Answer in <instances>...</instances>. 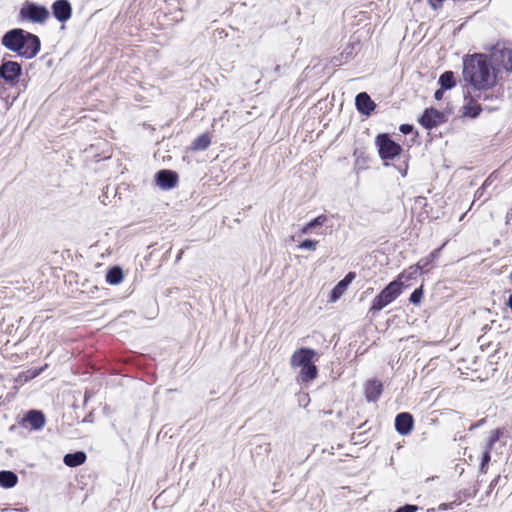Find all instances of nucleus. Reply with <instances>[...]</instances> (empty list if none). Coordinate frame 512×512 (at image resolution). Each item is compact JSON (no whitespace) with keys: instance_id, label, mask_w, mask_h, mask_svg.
<instances>
[{"instance_id":"7","label":"nucleus","mask_w":512,"mask_h":512,"mask_svg":"<svg viewBox=\"0 0 512 512\" xmlns=\"http://www.w3.org/2000/svg\"><path fill=\"white\" fill-rule=\"evenodd\" d=\"M446 121L445 114L434 107L426 108L418 120L419 124L427 130H432Z\"/></svg>"},{"instance_id":"25","label":"nucleus","mask_w":512,"mask_h":512,"mask_svg":"<svg viewBox=\"0 0 512 512\" xmlns=\"http://www.w3.org/2000/svg\"><path fill=\"white\" fill-rule=\"evenodd\" d=\"M438 84L445 90H450L456 86L454 73L450 70L443 72L438 79Z\"/></svg>"},{"instance_id":"40","label":"nucleus","mask_w":512,"mask_h":512,"mask_svg":"<svg viewBox=\"0 0 512 512\" xmlns=\"http://www.w3.org/2000/svg\"><path fill=\"white\" fill-rule=\"evenodd\" d=\"M500 478H501V477H500V475L496 476V477L492 480V482L490 483V488H492V487H494L495 485H497V483L499 482Z\"/></svg>"},{"instance_id":"47","label":"nucleus","mask_w":512,"mask_h":512,"mask_svg":"<svg viewBox=\"0 0 512 512\" xmlns=\"http://www.w3.org/2000/svg\"><path fill=\"white\" fill-rule=\"evenodd\" d=\"M279 70H280V66H279V65H277V66L275 67V71H276V72H278Z\"/></svg>"},{"instance_id":"26","label":"nucleus","mask_w":512,"mask_h":512,"mask_svg":"<svg viewBox=\"0 0 512 512\" xmlns=\"http://www.w3.org/2000/svg\"><path fill=\"white\" fill-rule=\"evenodd\" d=\"M327 221V216L322 214V215H319L315 218H313L312 220H310L309 222H307L300 230V232L302 234H308L311 232L312 229L318 227V226H322L325 222Z\"/></svg>"},{"instance_id":"5","label":"nucleus","mask_w":512,"mask_h":512,"mask_svg":"<svg viewBox=\"0 0 512 512\" xmlns=\"http://www.w3.org/2000/svg\"><path fill=\"white\" fill-rule=\"evenodd\" d=\"M49 16L50 12L46 6L32 1H25L19 11V18L21 20L32 23L43 24Z\"/></svg>"},{"instance_id":"43","label":"nucleus","mask_w":512,"mask_h":512,"mask_svg":"<svg viewBox=\"0 0 512 512\" xmlns=\"http://www.w3.org/2000/svg\"><path fill=\"white\" fill-rule=\"evenodd\" d=\"M483 422H484V420H481L476 424H472L471 427L469 428V430H473V429L479 427Z\"/></svg>"},{"instance_id":"23","label":"nucleus","mask_w":512,"mask_h":512,"mask_svg":"<svg viewBox=\"0 0 512 512\" xmlns=\"http://www.w3.org/2000/svg\"><path fill=\"white\" fill-rule=\"evenodd\" d=\"M467 104L463 106V115L465 117H469L472 119L477 118L480 113L482 112V107L480 104L477 103V101H471V99H467Z\"/></svg>"},{"instance_id":"2","label":"nucleus","mask_w":512,"mask_h":512,"mask_svg":"<svg viewBox=\"0 0 512 512\" xmlns=\"http://www.w3.org/2000/svg\"><path fill=\"white\" fill-rule=\"evenodd\" d=\"M1 44L7 50L17 54V56L32 59L41 49V40L36 35L22 28H13L6 31L2 38Z\"/></svg>"},{"instance_id":"6","label":"nucleus","mask_w":512,"mask_h":512,"mask_svg":"<svg viewBox=\"0 0 512 512\" xmlns=\"http://www.w3.org/2000/svg\"><path fill=\"white\" fill-rule=\"evenodd\" d=\"M22 75V66L20 63L12 60H2L0 64V81L14 86L18 83Z\"/></svg>"},{"instance_id":"12","label":"nucleus","mask_w":512,"mask_h":512,"mask_svg":"<svg viewBox=\"0 0 512 512\" xmlns=\"http://www.w3.org/2000/svg\"><path fill=\"white\" fill-rule=\"evenodd\" d=\"M46 423V417L41 410H29L24 415L23 419L20 422V425L25 426L29 424L31 429L40 430L44 427Z\"/></svg>"},{"instance_id":"30","label":"nucleus","mask_w":512,"mask_h":512,"mask_svg":"<svg viewBox=\"0 0 512 512\" xmlns=\"http://www.w3.org/2000/svg\"><path fill=\"white\" fill-rule=\"evenodd\" d=\"M490 184L489 178L484 181V183L476 190L474 194V201L481 199L486 188Z\"/></svg>"},{"instance_id":"49","label":"nucleus","mask_w":512,"mask_h":512,"mask_svg":"<svg viewBox=\"0 0 512 512\" xmlns=\"http://www.w3.org/2000/svg\"><path fill=\"white\" fill-rule=\"evenodd\" d=\"M509 278H510V280H512V271H511V274H510Z\"/></svg>"},{"instance_id":"19","label":"nucleus","mask_w":512,"mask_h":512,"mask_svg":"<svg viewBox=\"0 0 512 512\" xmlns=\"http://www.w3.org/2000/svg\"><path fill=\"white\" fill-rule=\"evenodd\" d=\"M424 272L425 271L423 268L419 265V263H417L400 273L395 280H399V282L403 285L405 282L416 279L419 274Z\"/></svg>"},{"instance_id":"31","label":"nucleus","mask_w":512,"mask_h":512,"mask_svg":"<svg viewBox=\"0 0 512 512\" xmlns=\"http://www.w3.org/2000/svg\"><path fill=\"white\" fill-rule=\"evenodd\" d=\"M418 510L417 505L405 504L395 510V512H416Z\"/></svg>"},{"instance_id":"38","label":"nucleus","mask_w":512,"mask_h":512,"mask_svg":"<svg viewBox=\"0 0 512 512\" xmlns=\"http://www.w3.org/2000/svg\"><path fill=\"white\" fill-rule=\"evenodd\" d=\"M259 448L263 450L264 453L268 454L271 450L270 443H264L259 445Z\"/></svg>"},{"instance_id":"27","label":"nucleus","mask_w":512,"mask_h":512,"mask_svg":"<svg viewBox=\"0 0 512 512\" xmlns=\"http://www.w3.org/2000/svg\"><path fill=\"white\" fill-rule=\"evenodd\" d=\"M444 245L441 247L434 249L428 256L421 258L418 263L423 268L424 271H429L426 269L429 265L433 264L440 257L441 250Z\"/></svg>"},{"instance_id":"9","label":"nucleus","mask_w":512,"mask_h":512,"mask_svg":"<svg viewBox=\"0 0 512 512\" xmlns=\"http://www.w3.org/2000/svg\"><path fill=\"white\" fill-rule=\"evenodd\" d=\"M318 353L308 347H301L297 349L291 356L290 364L292 367H300L304 365L313 364L314 361H318Z\"/></svg>"},{"instance_id":"37","label":"nucleus","mask_w":512,"mask_h":512,"mask_svg":"<svg viewBox=\"0 0 512 512\" xmlns=\"http://www.w3.org/2000/svg\"><path fill=\"white\" fill-rule=\"evenodd\" d=\"M445 91H446L445 89H443L442 87H440L439 89H437V90L435 91V93H434V98H435L436 100H438V101H439V100H441V99L443 98V95H444V92H445Z\"/></svg>"},{"instance_id":"28","label":"nucleus","mask_w":512,"mask_h":512,"mask_svg":"<svg viewBox=\"0 0 512 512\" xmlns=\"http://www.w3.org/2000/svg\"><path fill=\"white\" fill-rule=\"evenodd\" d=\"M424 295L423 286L416 288L409 297V302L413 305H419L422 302Z\"/></svg>"},{"instance_id":"14","label":"nucleus","mask_w":512,"mask_h":512,"mask_svg":"<svg viewBox=\"0 0 512 512\" xmlns=\"http://www.w3.org/2000/svg\"><path fill=\"white\" fill-rule=\"evenodd\" d=\"M493 88H485V89H467L463 92V97L465 100L471 99V101H493L498 100V97L493 93Z\"/></svg>"},{"instance_id":"11","label":"nucleus","mask_w":512,"mask_h":512,"mask_svg":"<svg viewBox=\"0 0 512 512\" xmlns=\"http://www.w3.org/2000/svg\"><path fill=\"white\" fill-rule=\"evenodd\" d=\"M178 180V174L173 170L162 169L155 174V182L163 190L173 189L177 185Z\"/></svg>"},{"instance_id":"18","label":"nucleus","mask_w":512,"mask_h":512,"mask_svg":"<svg viewBox=\"0 0 512 512\" xmlns=\"http://www.w3.org/2000/svg\"><path fill=\"white\" fill-rule=\"evenodd\" d=\"M300 372L298 375V382L302 384H307L313 381L318 376V368L313 364L300 366Z\"/></svg>"},{"instance_id":"29","label":"nucleus","mask_w":512,"mask_h":512,"mask_svg":"<svg viewBox=\"0 0 512 512\" xmlns=\"http://www.w3.org/2000/svg\"><path fill=\"white\" fill-rule=\"evenodd\" d=\"M318 241L313 239H305L298 245L299 249L314 251L317 247Z\"/></svg>"},{"instance_id":"48","label":"nucleus","mask_w":512,"mask_h":512,"mask_svg":"<svg viewBox=\"0 0 512 512\" xmlns=\"http://www.w3.org/2000/svg\"><path fill=\"white\" fill-rule=\"evenodd\" d=\"M88 421H89V418H88V417H86V418L83 420V422H88Z\"/></svg>"},{"instance_id":"16","label":"nucleus","mask_w":512,"mask_h":512,"mask_svg":"<svg viewBox=\"0 0 512 512\" xmlns=\"http://www.w3.org/2000/svg\"><path fill=\"white\" fill-rule=\"evenodd\" d=\"M365 398L368 402H376L383 392V383L378 379H369L364 385Z\"/></svg>"},{"instance_id":"42","label":"nucleus","mask_w":512,"mask_h":512,"mask_svg":"<svg viewBox=\"0 0 512 512\" xmlns=\"http://www.w3.org/2000/svg\"><path fill=\"white\" fill-rule=\"evenodd\" d=\"M507 306L509 307V309L511 310L512 312V293L509 295L508 297V300H507Z\"/></svg>"},{"instance_id":"41","label":"nucleus","mask_w":512,"mask_h":512,"mask_svg":"<svg viewBox=\"0 0 512 512\" xmlns=\"http://www.w3.org/2000/svg\"><path fill=\"white\" fill-rule=\"evenodd\" d=\"M488 469V465H484L483 463H480L479 470L481 473H486Z\"/></svg>"},{"instance_id":"35","label":"nucleus","mask_w":512,"mask_h":512,"mask_svg":"<svg viewBox=\"0 0 512 512\" xmlns=\"http://www.w3.org/2000/svg\"><path fill=\"white\" fill-rule=\"evenodd\" d=\"M432 9L437 10L443 6L444 0H427Z\"/></svg>"},{"instance_id":"32","label":"nucleus","mask_w":512,"mask_h":512,"mask_svg":"<svg viewBox=\"0 0 512 512\" xmlns=\"http://www.w3.org/2000/svg\"><path fill=\"white\" fill-rule=\"evenodd\" d=\"M502 435H503V432L501 429H495L491 432L488 439H490L492 443H496L499 441V439L501 438Z\"/></svg>"},{"instance_id":"10","label":"nucleus","mask_w":512,"mask_h":512,"mask_svg":"<svg viewBox=\"0 0 512 512\" xmlns=\"http://www.w3.org/2000/svg\"><path fill=\"white\" fill-rule=\"evenodd\" d=\"M53 17L60 23H66L72 17V5L69 0H55L51 5Z\"/></svg>"},{"instance_id":"3","label":"nucleus","mask_w":512,"mask_h":512,"mask_svg":"<svg viewBox=\"0 0 512 512\" xmlns=\"http://www.w3.org/2000/svg\"><path fill=\"white\" fill-rule=\"evenodd\" d=\"M375 145L379 157L384 161L385 166L389 165L388 161L399 159L403 152L402 146L395 142L387 133L378 134L375 138Z\"/></svg>"},{"instance_id":"34","label":"nucleus","mask_w":512,"mask_h":512,"mask_svg":"<svg viewBox=\"0 0 512 512\" xmlns=\"http://www.w3.org/2000/svg\"><path fill=\"white\" fill-rule=\"evenodd\" d=\"M395 167L397 168L399 173L402 175V177H405L407 175L408 164H407L406 160L403 161V164L395 166Z\"/></svg>"},{"instance_id":"22","label":"nucleus","mask_w":512,"mask_h":512,"mask_svg":"<svg viewBox=\"0 0 512 512\" xmlns=\"http://www.w3.org/2000/svg\"><path fill=\"white\" fill-rule=\"evenodd\" d=\"M106 282L110 285H118L123 281L124 273L120 266H112L106 272Z\"/></svg>"},{"instance_id":"17","label":"nucleus","mask_w":512,"mask_h":512,"mask_svg":"<svg viewBox=\"0 0 512 512\" xmlns=\"http://www.w3.org/2000/svg\"><path fill=\"white\" fill-rule=\"evenodd\" d=\"M356 273L355 272H348L345 277L340 280L334 288L330 292V301L335 302L337 301L345 292V290L348 288V286L351 284V282L355 279Z\"/></svg>"},{"instance_id":"4","label":"nucleus","mask_w":512,"mask_h":512,"mask_svg":"<svg viewBox=\"0 0 512 512\" xmlns=\"http://www.w3.org/2000/svg\"><path fill=\"white\" fill-rule=\"evenodd\" d=\"M402 293V284L399 280L391 281L381 292L376 295L371 303L369 312L375 314L393 302Z\"/></svg>"},{"instance_id":"33","label":"nucleus","mask_w":512,"mask_h":512,"mask_svg":"<svg viewBox=\"0 0 512 512\" xmlns=\"http://www.w3.org/2000/svg\"><path fill=\"white\" fill-rule=\"evenodd\" d=\"M413 130H414V126L411 124H401L399 127V131L404 135H408V134L412 133Z\"/></svg>"},{"instance_id":"15","label":"nucleus","mask_w":512,"mask_h":512,"mask_svg":"<svg viewBox=\"0 0 512 512\" xmlns=\"http://www.w3.org/2000/svg\"><path fill=\"white\" fill-rule=\"evenodd\" d=\"M355 106L362 115L369 116L376 108L375 102L366 92H360L355 97Z\"/></svg>"},{"instance_id":"46","label":"nucleus","mask_w":512,"mask_h":512,"mask_svg":"<svg viewBox=\"0 0 512 512\" xmlns=\"http://www.w3.org/2000/svg\"><path fill=\"white\" fill-rule=\"evenodd\" d=\"M344 52H346L347 55H350L352 53V49L350 51H347V49H344Z\"/></svg>"},{"instance_id":"8","label":"nucleus","mask_w":512,"mask_h":512,"mask_svg":"<svg viewBox=\"0 0 512 512\" xmlns=\"http://www.w3.org/2000/svg\"><path fill=\"white\" fill-rule=\"evenodd\" d=\"M490 58L493 66L502 67L507 72H512V49L493 47Z\"/></svg>"},{"instance_id":"45","label":"nucleus","mask_w":512,"mask_h":512,"mask_svg":"<svg viewBox=\"0 0 512 512\" xmlns=\"http://www.w3.org/2000/svg\"><path fill=\"white\" fill-rule=\"evenodd\" d=\"M344 52H346L347 55H350L352 53V49L350 51H347V49H344Z\"/></svg>"},{"instance_id":"24","label":"nucleus","mask_w":512,"mask_h":512,"mask_svg":"<svg viewBox=\"0 0 512 512\" xmlns=\"http://www.w3.org/2000/svg\"><path fill=\"white\" fill-rule=\"evenodd\" d=\"M211 144V138L208 133H203L199 135L191 144V150L193 151H204Z\"/></svg>"},{"instance_id":"36","label":"nucleus","mask_w":512,"mask_h":512,"mask_svg":"<svg viewBox=\"0 0 512 512\" xmlns=\"http://www.w3.org/2000/svg\"><path fill=\"white\" fill-rule=\"evenodd\" d=\"M490 460H491L490 452L489 451H484L483 454H482L481 462L480 463H483L484 465H488Z\"/></svg>"},{"instance_id":"21","label":"nucleus","mask_w":512,"mask_h":512,"mask_svg":"<svg viewBox=\"0 0 512 512\" xmlns=\"http://www.w3.org/2000/svg\"><path fill=\"white\" fill-rule=\"evenodd\" d=\"M18 483V476L11 470L0 471V487L10 489L16 486Z\"/></svg>"},{"instance_id":"1","label":"nucleus","mask_w":512,"mask_h":512,"mask_svg":"<svg viewBox=\"0 0 512 512\" xmlns=\"http://www.w3.org/2000/svg\"><path fill=\"white\" fill-rule=\"evenodd\" d=\"M462 76L470 89L494 88L497 85V70L490 56L485 54L465 56Z\"/></svg>"},{"instance_id":"13","label":"nucleus","mask_w":512,"mask_h":512,"mask_svg":"<svg viewBox=\"0 0 512 512\" xmlns=\"http://www.w3.org/2000/svg\"><path fill=\"white\" fill-rule=\"evenodd\" d=\"M395 430L403 436L411 433L414 427V418L409 412H401L395 417Z\"/></svg>"},{"instance_id":"39","label":"nucleus","mask_w":512,"mask_h":512,"mask_svg":"<svg viewBox=\"0 0 512 512\" xmlns=\"http://www.w3.org/2000/svg\"><path fill=\"white\" fill-rule=\"evenodd\" d=\"M495 445V443H492L490 439H488L487 441V444H486V450L485 451H491L493 446Z\"/></svg>"},{"instance_id":"44","label":"nucleus","mask_w":512,"mask_h":512,"mask_svg":"<svg viewBox=\"0 0 512 512\" xmlns=\"http://www.w3.org/2000/svg\"><path fill=\"white\" fill-rule=\"evenodd\" d=\"M183 253H184L183 250L179 251L178 255L176 256V260H175L176 263H178L181 260Z\"/></svg>"},{"instance_id":"20","label":"nucleus","mask_w":512,"mask_h":512,"mask_svg":"<svg viewBox=\"0 0 512 512\" xmlns=\"http://www.w3.org/2000/svg\"><path fill=\"white\" fill-rule=\"evenodd\" d=\"M86 458V453L84 451H76L64 455L63 462L66 466L74 468L82 465L86 461Z\"/></svg>"}]
</instances>
